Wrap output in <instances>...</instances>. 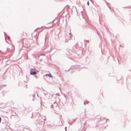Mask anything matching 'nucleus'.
I'll list each match as a JSON object with an SVG mask.
<instances>
[{
	"label": "nucleus",
	"instance_id": "nucleus-2",
	"mask_svg": "<svg viewBox=\"0 0 131 131\" xmlns=\"http://www.w3.org/2000/svg\"><path fill=\"white\" fill-rule=\"evenodd\" d=\"M89 102L88 101H86L84 102V104L85 105H86L87 104H88Z\"/></svg>",
	"mask_w": 131,
	"mask_h": 131
},
{
	"label": "nucleus",
	"instance_id": "nucleus-4",
	"mask_svg": "<svg viewBox=\"0 0 131 131\" xmlns=\"http://www.w3.org/2000/svg\"><path fill=\"white\" fill-rule=\"evenodd\" d=\"M87 4H88V5H89V1H88V2Z\"/></svg>",
	"mask_w": 131,
	"mask_h": 131
},
{
	"label": "nucleus",
	"instance_id": "nucleus-1",
	"mask_svg": "<svg viewBox=\"0 0 131 131\" xmlns=\"http://www.w3.org/2000/svg\"><path fill=\"white\" fill-rule=\"evenodd\" d=\"M35 70L34 69H31L30 70V74L31 75H35L38 72V71H34Z\"/></svg>",
	"mask_w": 131,
	"mask_h": 131
},
{
	"label": "nucleus",
	"instance_id": "nucleus-3",
	"mask_svg": "<svg viewBox=\"0 0 131 131\" xmlns=\"http://www.w3.org/2000/svg\"><path fill=\"white\" fill-rule=\"evenodd\" d=\"M47 75H48V76H49L50 77H52L51 74H46V76H47Z\"/></svg>",
	"mask_w": 131,
	"mask_h": 131
}]
</instances>
